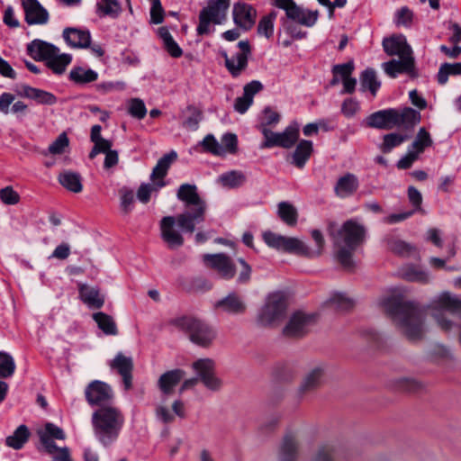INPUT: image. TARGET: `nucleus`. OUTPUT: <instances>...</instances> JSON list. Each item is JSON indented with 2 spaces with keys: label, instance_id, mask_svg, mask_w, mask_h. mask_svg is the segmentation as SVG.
<instances>
[{
  "label": "nucleus",
  "instance_id": "obj_18",
  "mask_svg": "<svg viewBox=\"0 0 461 461\" xmlns=\"http://www.w3.org/2000/svg\"><path fill=\"white\" fill-rule=\"evenodd\" d=\"M176 217L166 216L160 221V232L162 240L170 249L179 248L184 244V237L176 228Z\"/></svg>",
  "mask_w": 461,
  "mask_h": 461
},
{
  "label": "nucleus",
  "instance_id": "obj_45",
  "mask_svg": "<svg viewBox=\"0 0 461 461\" xmlns=\"http://www.w3.org/2000/svg\"><path fill=\"white\" fill-rule=\"evenodd\" d=\"M402 276L410 282L426 284L430 280L429 274L415 266H406L402 270Z\"/></svg>",
  "mask_w": 461,
  "mask_h": 461
},
{
  "label": "nucleus",
  "instance_id": "obj_32",
  "mask_svg": "<svg viewBox=\"0 0 461 461\" xmlns=\"http://www.w3.org/2000/svg\"><path fill=\"white\" fill-rule=\"evenodd\" d=\"M22 89V95L24 97L32 99L36 101L38 104L53 105L57 103V97L50 92L35 88L30 86H23Z\"/></svg>",
  "mask_w": 461,
  "mask_h": 461
},
{
  "label": "nucleus",
  "instance_id": "obj_16",
  "mask_svg": "<svg viewBox=\"0 0 461 461\" xmlns=\"http://www.w3.org/2000/svg\"><path fill=\"white\" fill-rule=\"evenodd\" d=\"M232 17L234 23L248 31L253 27L256 23L257 10L251 5L244 2H238L233 5Z\"/></svg>",
  "mask_w": 461,
  "mask_h": 461
},
{
  "label": "nucleus",
  "instance_id": "obj_23",
  "mask_svg": "<svg viewBox=\"0 0 461 461\" xmlns=\"http://www.w3.org/2000/svg\"><path fill=\"white\" fill-rule=\"evenodd\" d=\"M395 109H385L371 113L366 119V126L375 129L389 130L396 126Z\"/></svg>",
  "mask_w": 461,
  "mask_h": 461
},
{
  "label": "nucleus",
  "instance_id": "obj_57",
  "mask_svg": "<svg viewBox=\"0 0 461 461\" xmlns=\"http://www.w3.org/2000/svg\"><path fill=\"white\" fill-rule=\"evenodd\" d=\"M128 113L139 120L146 116L147 109L144 102L140 98H132L128 102Z\"/></svg>",
  "mask_w": 461,
  "mask_h": 461
},
{
  "label": "nucleus",
  "instance_id": "obj_41",
  "mask_svg": "<svg viewBox=\"0 0 461 461\" xmlns=\"http://www.w3.org/2000/svg\"><path fill=\"white\" fill-rule=\"evenodd\" d=\"M69 78L76 84L84 85L95 81L98 74L91 68L75 67L69 72Z\"/></svg>",
  "mask_w": 461,
  "mask_h": 461
},
{
  "label": "nucleus",
  "instance_id": "obj_40",
  "mask_svg": "<svg viewBox=\"0 0 461 461\" xmlns=\"http://www.w3.org/2000/svg\"><path fill=\"white\" fill-rule=\"evenodd\" d=\"M59 181L62 186L73 193H80L83 189L81 176L79 174L64 171L59 174Z\"/></svg>",
  "mask_w": 461,
  "mask_h": 461
},
{
  "label": "nucleus",
  "instance_id": "obj_43",
  "mask_svg": "<svg viewBox=\"0 0 461 461\" xmlns=\"http://www.w3.org/2000/svg\"><path fill=\"white\" fill-rule=\"evenodd\" d=\"M387 247L393 253L402 257H410L417 254L415 247L396 238H389L387 240Z\"/></svg>",
  "mask_w": 461,
  "mask_h": 461
},
{
  "label": "nucleus",
  "instance_id": "obj_44",
  "mask_svg": "<svg viewBox=\"0 0 461 461\" xmlns=\"http://www.w3.org/2000/svg\"><path fill=\"white\" fill-rule=\"evenodd\" d=\"M158 36L163 41L164 47L169 55L173 58H179L182 56L183 51L182 49L178 46V44L174 41L167 28L160 27L158 30Z\"/></svg>",
  "mask_w": 461,
  "mask_h": 461
},
{
  "label": "nucleus",
  "instance_id": "obj_8",
  "mask_svg": "<svg viewBox=\"0 0 461 461\" xmlns=\"http://www.w3.org/2000/svg\"><path fill=\"white\" fill-rule=\"evenodd\" d=\"M37 433L45 451L51 456L54 461H73L70 457L69 448L59 447L53 441V439L64 440L66 438L65 432L61 428L49 422L38 429Z\"/></svg>",
  "mask_w": 461,
  "mask_h": 461
},
{
  "label": "nucleus",
  "instance_id": "obj_30",
  "mask_svg": "<svg viewBox=\"0 0 461 461\" xmlns=\"http://www.w3.org/2000/svg\"><path fill=\"white\" fill-rule=\"evenodd\" d=\"M57 47L54 45L43 41L41 40H34L27 46L28 54L35 60H45L47 61L51 54L56 51Z\"/></svg>",
  "mask_w": 461,
  "mask_h": 461
},
{
  "label": "nucleus",
  "instance_id": "obj_38",
  "mask_svg": "<svg viewBox=\"0 0 461 461\" xmlns=\"http://www.w3.org/2000/svg\"><path fill=\"white\" fill-rule=\"evenodd\" d=\"M277 215L290 227H294L297 224L298 211L288 202H281L277 204Z\"/></svg>",
  "mask_w": 461,
  "mask_h": 461
},
{
  "label": "nucleus",
  "instance_id": "obj_63",
  "mask_svg": "<svg viewBox=\"0 0 461 461\" xmlns=\"http://www.w3.org/2000/svg\"><path fill=\"white\" fill-rule=\"evenodd\" d=\"M187 112L189 116L185 120L183 125L190 130H196L202 118L201 113L196 108L192 106L187 108Z\"/></svg>",
  "mask_w": 461,
  "mask_h": 461
},
{
  "label": "nucleus",
  "instance_id": "obj_36",
  "mask_svg": "<svg viewBox=\"0 0 461 461\" xmlns=\"http://www.w3.org/2000/svg\"><path fill=\"white\" fill-rule=\"evenodd\" d=\"M312 142L311 140H302L293 154V163L299 168L304 167L307 160L312 153Z\"/></svg>",
  "mask_w": 461,
  "mask_h": 461
},
{
  "label": "nucleus",
  "instance_id": "obj_9",
  "mask_svg": "<svg viewBox=\"0 0 461 461\" xmlns=\"http://www.w3.org/2000/svg\"><path fill=\"white\" fill-rule=\"evenodd\" d=\"M230 0H211L199 15L197 32L207 34L210 32V24H221L226 21Z\"/></svg>",
  "mask_w": 461,
  "mask_h": 461
},
{
  "label": "nucleus",
  "instance_id": "obj_27",
  "mask_svg": "<svg viewBox=\"0 0 461 461\" xmlns=\"http://www.w3.org/2000/svg\"><path fill=\"white\" fill-rule=\"evenodd\" d=\"M176 153L175 151H171L158 159L150 175V179L155 185H157V188H161L166 185L163 178L166 176L171 163L176 158Z\"/></svg>",
  "mask_w": 461,
  "mask_h": 461
},
{
  "label": "nucleus",
  "instance_id": "obj_50",
  "mask_svg": "<svg viewBox=\"0 0 461 461\" xmlns=\"http://www.w3.org/2000/svg\"><path fill=\"white\" fill-rule=\"evenodd\" d=\"M312 237L316 244L315 249H311L303 241V246L304 247V250H306L309 255H300L301 257H305L309 258H317L321 255L323 247H324V238L321 232L318 230H313L312 231Z\"/></svg>",
  "mask_w": 461,
  "mask_h": 461
},
{
  "label": "nucleus",
  "instance_id": "obj_49",
  "mask_svg": "<svg viewBox=\"0 0 461 461\" xmlns=\"http://www.w3.org/2000/svg\"><path fill=\"white\" fill-rule=\"evenodd\" d=\"M276 18V13L275 11L263 16L258 25V33L267 39L271 38L274 34V23Z\"/></svg>",
  "mask_w": 461,
  "mask_h": 461
},
{
  "label": "nucleus",
  "instance_id": "obj_51",
  "mask_svg": "<svg viewBox=\"0 0 461 461\" xmlns=\"http://www.w3.org/2000/svg\"><path fill=\"white\" fill-rule=\"evenodd\" d=\"M461 75V63H444L440 66L438 73V82L440 85L447 83L449 76Z\"/></svg>",
  "mask_w": 461,
  "mask_h": 461
},
{
  "label": "nucleus",
  "instance_id": "obj_58",
  "mask_svg": "<svg viewBox=\"0 0 461 461\" xmlns=\"http://www.w3.org/2000/svg\"><path fill=\"white\" fill-rule=\"evenodd\" d=\"M221 149L223 156L226 154H235L238 150V139L233 133H226L221 137Z\"/></svg>",
  "mask_w": 461,
  "mask_h": 461
},
{
  "label": "nucleus",
  "instance_id": "obj_20",
  "mask_svg": "<svg viewBox=\"0 0 461 461\" xmlns=\"http://www.w3.org/2000/svg\"><path fill=\"white\" fill-rule=\"evenodd\" d=\"M383 48L389 56H398L402 58L412 55L411 46L407 43L405 36L402 34L393 35L383 41Z\"/></svg>",
  "mask_w": 461,
  "mask_h": 461
},
{
  "label": "nucleus",
  "instance_id": "obj_39",
  "mask_svg": "<svg viewBox=\"0 0 461 461\" xmlns=\"http://www.w3.org/2000/svg\"><path fill=\"white\" fill-rule=\"evenodd\" d=\"M420 120V114L416 110L405 107L402 109H395L394 121L396 126L400 125H414Z\"/></svg>",
  "mask_w": 461,
  "mask_h": 461
},
{
  "label": "nucleus",
  "instance_id": "obj_10",
  "mask_svg": "<svg viewBox=\"0 0 461 461\" xmlns=\"http://www.w3.org/2000/svg\"><path fill=\"white\" fill-rule=\"evenodd\" d=\"M271 5L284 10L288 19L306 27H312L320 14L318 10L302 8L294 0H271Z\"/></svg>",
  "mask_w": 461,
  "mask_h": 461
},
{
  "label": "nucleus",
  "instance_id": "obj_62",
  "mask_svg": "<svg viewBox=\"0 0 461 461\" xmlns=\"http://www.w3.org/2000/svg\"><path fill=\"white\" fill-rule=\"evenodd\" d=\"M0 200L5 204L14 205L20 202V195L12 186H5L0 190Z\"/></svg>",
  "mask_w": 461,
  "mask_h": 461
},
{
  "label": "nucleus",
  "instance_id": "obj_46",
  "mask_svg": "<svg viewBox=\"0 0 461 461\" xmlns=\"http://www.w3.org/2000/svg\"><path fill=\"white\" fill-rule=\"evenodd\" d=\"M93 319L97 323L98 328L106 335H116L118 333L116 323L110 315L100 312L95 313Z\"/></svg>",
  "mask_w": 461,
  "mask_h": 461
},
{
  "label": "nucleus",
  "instance_id": "obj_11",
  "mask_svg": "<svg viewBox=\"0 0 461 461\" xmlns=\"http://www.w3.org/2000/svg\"><path fill=\"white\" fill-rule=\"evenodd\" d=\"M193 371L203 386L212 392H218L222 387V381L216 375L215 361L210 357H203L194 361L191 365Z\"/></svg>",
  "mask_w": 461,
  "mask_h": 461
},
{
  "label": "nucleus",
  "instance_id": "obj_1",
  "mask_svg": "<svg viewBox=\"0 0 461 461\" xmlns=\"http://www.w3.org/2000/svg\"><path fill=\"white\" fill-rule=\"evenodd\" d=\"M380 304L409 340L417 341L424 337L427 330L424 313L413 303L406 301L400 289L393 288L384 294Z\"/></svg>",
  "mask_w": 461,
  "mask_h": 461
},
{
  "label": "nucleus",
  "instance_id": "obj_55",
  "mask_svg": "<svg viewBox=\"0 0 461 461\" xmlns=\"http://www.w3.org/2000/svg\"><path fill=\"white\" fill-rule=\"evenodd\" d=\"M407 137L399 133H389L384 136V141L380 146V149L384 153L390 152L393 148L401 145Z\"/></svg>",
  "mask_w": 461,
  "mask_h": 461
},
{
  "label": "nucleus",
  "instance_id": "obj_21",
  "mask_svg": "<svg viewBox=\"0 0 461 461\" xmlns=\"http://www.w3.org/2000/svg\"><path fill=\"white\" fill-rule=\"evenodd\" d=\"M359 187L357 176L352 173H346L340 176L334 185V194L339 199H346L352 196Z\"/></svg>",
  "mask_w": 461,
  "mask_h": 461
},
{
  "label": "nucleus",
  "instance_id": "obj_29",
  "mask_svg": "<svg viewBox=\"0 0 461 461\" xmlns=\"http://www.w3.org/2000/svg\"><path fill=\"white\" fill-rule=\"evenodd\" d=\"M299 441L294 436H286L278 448V461H298Z\"/></svg>",
  "mask_w": 461,
  "mask_h": 461
},
{
  "label": "nucleus",
  "instance_id": "obj_15",
  "mask_svg": "<svg viewBox=\"0 0 461 461\" xmlns=\"http://www.w3.org/2000/svg\"><path fill=\"white\" fill-rule=\"evenodd\" d=\"M314 322V317L303 312H294L283 330L287 338H301L309 332Z\"/></svg>",
  "mask_w": 461,
  "mask_h": 461
},
{
  "label": "nucleus",
  "instance_id": "obj_6",
  "mask_svg": "<svg viewBox=\"0 0 461 461\" xmlns=\"http://www.w3.org/2000/svg\"><path fill=\"white\" fill-rule=\"evenodd\" d=\"M175 325L186 332L189 339L201 348H210L217 337V331L212 325L192 317L176 319Z\"/></svg>",
  "mask_w": 461,
  "mask_h": 461
},
{
  "label": "nucleus",
  "instance_id": "obj_19",
  "mask_svg": "<svg viewBox=\"0 0 461 461\" xmlns=\"http://www.w3.org/2000/svg\"><path fill=\"white\" fill-rule=\"evenodd\" d=\"M203 261L208 267L217 271L219 275L225 279H230L235 275L234 265L230 258L225 254H207L203 256Z\"/></svg>",
  "mask_w": 461,
  "mask_h": 461
},
{
  "label": "nucleus",
  "instance_id": "obj_53",
  "mask_svg": "<svg viewBox=\"0 0 461 461\" xmlns=\"http://www.w3.org/2000/svg\"><path fill=\"white\" fill-rule=\"evenodd\" d=\"M15 362L14 357L4 351H0V378H7L14 375Z\"/></svg>",
  "mask_w": 461,
  "mask_h": 461
},
{
  "label": "nucleus",
  "instance_id": "obj_31",
  "mask_svg": "<svg viewBox=\"0 0 461 461\" xmlns=\"http://www.w3.org/2000/svg\"><path fill=\"white\" fill-rule=\"evenodd\" d=\"M185 372L174 369L164 373L158 379V384L164 394H171L174 387L183 379Z\"/></svg>",
  "mask_w": 461,
  "mask_h": 461
},
{
  "label": "nucleus",
  "instance_id": "obj_5",
  "mask_svg": "<svg viewBox=\"0 0 461 461\" xmlns=\"http://www.w3.org/2000/svg\"><path fill=\"white\" fill-rule=\"evenodd\" d=\"M427 308L432 312L438 326L443 331L449 332L455 323L445 316L443 311L452 315H460L461 299L450 292H442L431 299Z\"/></svg>",
  "mask_w": 461,
  "mask_h": 461
},
{
  "label": "nucleus",
  "instance_id": "obj_52",
  "mask_svg": "<svg viewBox=\"0 0 461 461\" xmlns=\"http://www.w3.org/2000/svg\"><path fill=\"white\" fill-rule=\"evenodd\" d=\"M431 144L432 140L429 133L424 128H420L410 149H413V152H417V155H420Z\"/></svg>",
  "mask_w": 461,
  "mask_h": 461
},
{
  "label": "nucleus",
  "instance_id": "obj_28",
  "mask_svg": "<svg viewBox=\"0 0 461 461\" xmlns=\"http://www.w3.org/2000/svg\"><path fill=\"white\" fill-rule=\"evenodd\" d=\"M65 41L72 48H86L90 45L91 35L88 31L67 28L63 31Z\"/></svg>",
  "mask_w": 461,
  "mask_h": 461
},
{
  "label": "nucleus",
  "instance_id": "obj_33",
  "mask_svg": "<svg viewBox=\"0 0 461 461\" xmlns=\"http://www.w3.org/2000/svg\"><path fill=\"white\" fill-rule=\"evenodd\" d=\"M79 297L84 303L90 307L101 308L104 303V299L101 296L99 290L87 285H80Z\"/></svg>",
  "mask_w": 461,
  "mask_h": 461
},
{
  "label": "nucleus",
  "instance_id": "obj_42",
  "mask_svg": "<svg viewBox=\"0 0 461 461\" xmlns=\"http://www.w3.org/2000/svg\"><path fill=\"white\" fill-rule=\"evenodd\" d=\"M30 432L25 425H20L14 432L5 438L7 447L14 449H20L28 441Z\"/></svg>",
  "mask_w": 461,
  "mask_h": 461
},
{
  "label": "nucleus",
  "instance_id": "obj_14",
  "mask_svg": "<svg viewBox=\"0 0 461 461\" xmlns=\"http://www.w3.org/2000/svg\"><path fill=\"white\" fill-rule=\"evenodd\" d=\"M85 396L89 405L101 407L113 405L111 402L113 401L114 393L111 385L103 381L95 380L86 387Z\"/></svg>",
  "mask_w": 461,
  "mask_h": 461
},
{
  "label": "nucleus",
  "instance_id": "obj_13",
  "mask_svg": "<svg viewBox=\"0 0 461 461\" xmlns=\"http://www.w3.org/2000/svg\"><path fill=\"white\" fill-rule=\"evenodd\" d=\"M263 240L268 247L276 250L298 256L309 255V253L304 250L303 240L297 238L286 237L272 231H265L263 233Z\"/></svg>",
  "mask_w": 461,
  "mask_h": 461
},
{
  "label": "nucleus",
  "instance_id": "obj_34",
  "mask_svg": "<svg viewBox=\"0 0 461 461\" xmlns=\"http://www.w3.org/2000/svg\"><path fill=\"white\" fill-rule=\"evenodd\" d=\"M225 60V66L232 77L240 76L248 67V59L245 53H236L229 57L226 52H222Z\"/></svg>",
  "mask_w": 461,
  "mask_h": 461
},
{
  "label": "nucleus",
  "instance_id": "obj_56",
  "mask_svg": "<svg viewBox=\"0 0 461 461\" xmlns=\"http://www.w3.org/2000/svg\"><path fill=\"white\" fill-rule=\"evenodd\" d=\"M69 146V140L65 132H62L49 146L48 151L51 155H61L66 152Z\"/></svg>",
  "mask_w": 461,
  "mask_h": 461
},
{
  "label": "nucleus",
  "instance_id": "obj_24",
  "mask_svg": "<svg viewBox=\"0 0 461 461\" xmlns=\"http://www.w3.org/2000/svg\"><path fill=\"white\" fill-rule=\"evenodd\" d=\"M23 6L29 24H45L48 22L49 14L37 0H23Z\"/></svg>",
  "mask_w": 461,
  "mask_h": 461
},
{
  "label": "nucleus",
  "instance_id": "obj_54",
  "mask_svg": "<svg viewBox=\"0 0 461 461\" xmlns=\"http://www.w3.org/2000/svg\"><path fill=\"white\" fill-rule=\"evenodd\" d=\"M111 367L116 369L120 375L131 373L133 367L132 359L119 353L112 361Z\"/></svg>",
  "mask_w": 461,
  "mask_h": 461
},
{
  "label": "nucleus",
  "instance_id": "obj_26",
  "mask_svg": "<svg viewBox=\"0 0 461 461\" xmlns=\"http://www.w3.org/2000/svg\"><path fill=\"white\" fill-rule=\"evenodd\" d=\"M156 418L163 423H172L175 416L185 417V404L182 401L176 400L172 404V411L166 405L159 404L155 410Z\"/></svg>",
  "mask_w": 461,
  "mask_h": 461
},
{
  "label": "nucleus",
  "instance_id": "obj_17",
  "mask_svg": "<svg viewBox=\"0 0 461 461\" xmlns=\"http://www.w3.org/2000/svg\"><path fill=\"white\" fill-rule=\"evenodd\" d=\"M382 68L390 77H396L399 74H407L410 77L416 76L415 61L412 55L392 59L382 64Z\"/></svg>",
  "mask_w": 461,
  "mask_h": 461
},
{
  "label": "nucleus",
  "instance_id": "obj_60",
  "mask_svg": "<svg viewBox=\"0 0 461 461\" xmlns=\"http://www.w3.org/2000/svg\"><path fill=\"white\" fill-rule=\"evenodd\" d=\"M120 205L122 212L128 214L132 210L134 194L131 190L122 188L120 190Z\"/></svg>",
  "mask_w": 461,
  "mask_h": 461
},
{
  "label": "nucleus",
  "instance_id": "obj_64",
  "mask_svg": "<svg viewBox=\"0 0 461 461\" xmlns=\"http://www.w3.org/2000/svg\"><path fill=\"white\" fill-rule=\"evenodd\" d=\"M312 461H335V449L329 446L320 447Z\"/></svg>",
  "mask_w": 461,
  "mask_h": 461
},
{
  "label": "nucleus",
  "instance_id": "obj_12",
  "mask_svg": "<svg viewBox=\"0 0 461 461\" xmlns=\"http://www.w3.org/2000/svg\"><path fill=\"white\" fill-rule=\"evenodd\" d=\"M262 134L265 138L261 149L281 147L292 148L299 139V125L294 122L290 124L282 132H274L267 128H263Z\"/></svg>",
  "mask_w": 461,
  "mask_h": 461
},
{
  "label": "nucleus",
  "instance_id": "obj_35",
  "mask_svg": "<svg viewBox=\"0 0 461 461\" xmlns=\"http://www.w3.org/2000/svg\"><path fill=\"white\" fill-rule=\"evenodd\" d=\"M246 175L239 170H231L219 176L217 182L223 187L234 189L241 186L246 182Z\"/></svg>",
  "mask_w": 461,
  "mask_h": 461
},
{
  "label": "nucleus",
  "instance_id": "obj_61",
  "mask_svg": "<svg viewBox=\"0 0 461 461\" xmlns=\"http://www.w3.org/2000/svg\"><path fill=\"white\" fill-rule=\"evenodd\" d=\"M203 149L216 156H223V149L221 145L217 141L213 135L209 134L202 141Z\"/></svg>",
  "mask_w": 461,
  "mask_h": 461
},
{
  "label": "nucleus",
  "instance_id": "obj_25",
  "mask_svg": "<svg viewBox=\"0 0 461 461\" xmlns=\"http://www.w3.org/2000/svg\"><path fill=\"white\" fill-rule=\"evenodd\" d=\"M215 308L226 313L238 315L246 311V303L236 293H230L215 303Z\"/></svg>",
  "mask_w": 461,
  "mask_h": 461
},
{
  "label": "nucleus",
  "instance_id": "obj_48",
  "mask_svg": "<svg viewBox=\"0 0 461 461\" xmlns=\"http://www.w3.org/2000/svg\"><path fill=\"white\" fill-rule=\"evenodd\" d=\"M360 84L363 91L368 89L375 96L381 84L377 80L375 70L367 68L360 76Z\"/></svg>",
  "mask_w": 461,
  "mask_h": 461
},
{
  "label": "nucleus",
  "instance_id": "obj_4",
  "mask_svg": "<svg viewBox=\"0 0 461 461\" xmlns=\"http://www.w3.org/2000/svg\"><path fill=\"white\" fill-rule=\"evenodd\" d=\"M366 233V227L362 223L348 220L334 235L336 257L344 267L350 268L353 266V251L365 241Z\"/></svg>",
  "mask_w": 461,
  "mask_h": 461
},
{
  "label": "nucleus",
  "instance_id": "obj_7",
  "mask_svg": "<svg viewBox=\"0 0 461 461\" xmlns=\"http://www.w3.org/2000/svg\"><path fill=\"white\" fill-rule=\"evenodd\" d=\"M287 308L288 301L285 294L281 292L272 293L266 298L258 321L262 326L278 325L285 318Z\"/></svg>",
  "mask_w": 461,
  "mask_h": 461
},
{
  "label": "nucleus",
  "instance_id": "obj_3",
  "mask_svg": "<svg viewBox=\"0 0 461 461\" xmlns=\"http://www.w3.org/2000/svg\"><path fill=\"white\" fill-rule=\"evenodd\" d=\"M176 197L185 206V211L176 216L177 224L183 231L193 233L195 230V224L203 222L205 219L207 203L200 196L194 185H181Z\"/></svg>",
  "mask_w": 461,
  "mask_h": 461
},
{
  "label": "nucleus",
  "instance_id": "obj_59",
  "mask_svg": "<svg viewBox=\"0 0 461 461\" xmlns=\"http://www.w3.org/2000/svg\"><path fill=\"white\" fill-rule=\"evenodd\" d=\"M279 121L280 114L271 108L267 107L263 111L259 129L262 131L263 128H267V126H274L277 124Z\"/></svg>",
  "mask_w": 461,
  "mask_h": 461
},
{
  "label": "nucleus",
  "instance_id": "obj_37",
  "mask_svg": "<svg viewBox=\"0 0 461 461\" xmlns=\"http://www.w3.org/2000/svg\"><path fill=\"white\" fill-rule=\"evenodd\" d=\"M72 57L69 54L59 53L57 48L56 51L48 59L47 66L56 74H62L66 68L70 64Z\"/></svg>",
  "mask_w": 461,
  "mask_h": 461
},
{
  "label": "nucleus",
  "instance_id": "obj_47",
  "mask_svg": "<svg viewBox=\"0 0 461 461\" xmlns=\"http://www.w3.org/2000/svg\"><path fill=\"white\" fill-rule=\"evenodd\" d=\"M97 12L105 16L116 18L122 13L119 0H99L96 4Z\"/></svg>",
  "mask_w": 461,
  "mask_h": 461
},
{
  "label": "nucleus",
  "instance_id": "obj_22",
  "mask_svg": "<svg viewBox=\"0 0 461 461\" xmlns=\"http://www.w3.org/2000/svg\"><path fill=\"white\" fill-rule=\"evenodd\" d=\"M325 371L326 366L323 364H317L312 366L305 374L299 387V392L303 394L319 387L325 375Z\"/></svg>",
  "mask_w": 461,
  "mask_h": 461
},
{
  "label": "nucleus",
  "instance_id": "obj_2",
  "mask_svg": "<svg viewBox=\"0 0 461 461\" xmlns=\"http://www.w3.org/2000/svg\"><path fill=\"white\" fill-rule=\"evenodd\" d=\"M122 410L115 405H104L92 414V426L96 439L104 447L114 443L124 426Z\"/></svg>",
  "mask_w": 461,
  "mask_h": 461
}]
</instances>
